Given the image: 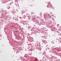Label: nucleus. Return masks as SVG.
<instances>
[{"instance_id": "1", "label": "nucleus", "mask_w": 61, "mask_h": 61, "mask_svg": "<svg viewBox=\"0 0 61 61\" xmlns=\"http://www.w3.org/2000/svg\"><path fill=\"white\" fill-rule=\"evenodd\" d=\"M48 6L49 8H51V7H52V4H49L48 5Z\"/></svg>"}, {"instance_id": "3", "label": "nucleus", "mask_w": 61, "mask_h": 61, "mask_svg": "<svg viewBox=\"0 0 61 61\" xmlns=\"http://www.w3.org/2000/svg\"><path fill=\"white\" fill-rule=\"evenodd\" d=\"M40 13L41 14H42V12H41Z\"/></svg>"}, {"instance_id": "2", "label": "nucleus", "mask_w": 61, "mask_h": 61, "mask_svg": "<svg viewBox=\"0 0 61 61\" xmlns=\"http://www.w3.org/2000/svg\"><path fill=\"white\" fill-rule=\"evenodd\" d=\"M36 19H35V18H33L32 19V20H33V21H35Z\"/></svg>"}, {"instance_id": "4", "label": "nucleus", "mask_w": 61, "mask_h": 61, "mask_svg": "<svg viewBox=\"0 0 61 61\" xmlns=\"http://www.w3.org/2000/svg\"><path fill=\"white\" fill-rule=\"evenodd\" d=\"M21 13H23V12L22 11Z\"/></svg>"}]
</instances>
